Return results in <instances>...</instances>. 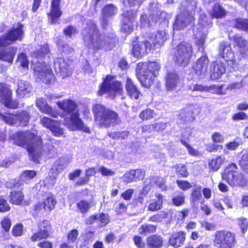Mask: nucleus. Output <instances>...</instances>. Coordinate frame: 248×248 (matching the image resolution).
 <instances>
[{
  "mask_svg": "<svg viewBox=\"0 0 248 248\" xmlns=\"http://www.w3.org/2000/svg\"><path fill=\"white\" fill-rule=\"evenodd\" d=\"M9 198L12 203L19 205L24 199V195L20 190L12 191L10 192Z\"/></svg>",
  "mask_w": 248,
  "mask_h": 248,
  "instance_id": "a19ab883",
  "label": "nucleus"
},
{
  "mask_svg": "<svg viewBox=\"0 0 248 248\" xmlns=\"http://www.w3.org/2000/svg\"><path fill=\"white\" fill-rule=\"evenodd\" d=\"M168 38V34L165 31H157L154 36L153 42L155 46L157 47L162 46Z\"/></svg>",
  "mask_w": 248,
  "mask_h": 248,
  "instance_id": "4c0bfd02",
  "label": "nucleus"
},
{
  "mask_svg": "<svg viewBox=\"0 0 248 248\" xmlns=\"http://www.w3.org/2000/svg\"><path fill=\"white\" fill-rule=\"evenodd\" d=\"M166 127V123H158L152 125H145L142 127V131H146L148 129H154L155 131H160L165 129Z\"/></svg>",
  "mask_w": 248,
  "mask_h": 248,
  "instance_id": "a18cd8bd",
  "label": "nucleus"
},
{
  "mask_svg": "<svg viewBox=\"0 0 248 248\" xmlns=\"http://www.w3.org/2000/svg\"><path fill=\"white\" fill-rule=\"evenodd\" d=\"M94 121L101 127H108L118 124L119 120L115 112L107 109L104 106L97 104L93 107Z\"/></svg>",
  "mask_w": 248,
  "mask_h": 248,
  "instance_id": "423d86ee",
  "label": "nucleus"
},
{
  "mask_svg": "<svg viewBox=\"0 0 248 248\" xmlns=\"http://www.w3.org/2000/svg\"><path fill=\"white\" fill-rule=\"evenodd\" d=\"M61 165V164L56 165V162L54 163L48 173L49 178H46L45 180L46 183L45 184L48 183L51 186L55 184L56 177L64 169V167Z\"/></svg>",
  "mask_w": 248,
  "mask_h": 248,
  "instance_id": "c756f323",
  "label": "nucleus"
},
{
  "mask_svg": "<svg viewBox=\"0 0 248 248\" xmlns=\"http://www.w3.org/2000/svg\"><path fill=\"white\" fill-rule=\"evenodd\" d=\"M207 16L204 14L200 15L196 29L198 32L195 34L197 40L196 42L199 46V50L202 51L204 50L203 46L205 39L207 36L209 29L212 27V22L208 21Z\"/></svg>",
  "mask_w": 248,
  "mask_h": 248,
  "instance_id": "9d476101",
  "label": "nucleus"
},
{
  "mask_svg": "<svg viewBox=\"0 0 248 248\" xmlns=\"http://www.w3.org/2000/svg\"><path fill=\"white\" fill-rule=\"evenodd\" d=\"M186 233L184 232H174L170 237V244L175 248H178L183 245L186 240Z\"/></svg>",
  "mask_w": 248,
  "mask_h": 248,
  "instance_id": "c85d7f7f",
  "label": "nucleus"
},
{
  "mask_svg": "<svg viewBox=\"0 0 248 248\" xmlns=\"http://www.w3.org/2000/svg\"><path fill=\"white\" fill-rule=\"evenodd\" d=\"M177 173L178 175L182 177H187L188 175V172L187 171L185 165L182 164L177 165L176 166Z\"/></svg>",
  "mask_w": 248,
  "mask_h": 248,
  "instance_id": "6e6d98bb",
  "label": "nucleus"
},
{
  "mask_svg": "<svg viewBox=\"0 0 248 248\" xmlns=\"http://www.w3.org/2000/svg\"><path fill=\"white\" fill-rule=\"evenodd\" d=\"M233 173L232 179H234L236 183H234V184H229V185L232 186H245L247 183L246 178L242 173L238 171V168L236 166V170Z\"/></svg>",
  "mask_w": 248,
  "mask_h": 248,
  "instance_id": "c9c22d12",
  "label": "nucleus"
},
{
  "mask_svg": "<svg viewBox=\"0 0 248 248\" xmlns=\"http://www.w3.org/2000/svg\"><path fill=\"white\" fill-rule=\"evenodd\" d=\"M235 26L238 29L248 31V20L243 18H238L235 20Z\"/></svg>",
  "mask_w": 248,
  "mask_h": 248,
  "instance_id": "49530a36",
  "label": "nucleus"
},
{
  "mask_svg": "<svg viewBox=\"0 0 248 248\" xmlns=\"http://www.w3.org/2000/svg\"><path fill=\"white\" fill-rule=\"evenodd\" d=\"M183 6L186 8V10L176 16L173 25L174 30L183 29L194 20L193 14L197 6L196 1L195 0H186L183 2Z\"/></svg>",
  "mask_w": 248,
  "mask_h": 248,
  "instance_id": "0eeeda50",
  "label": "nucleus"
},
{
  "mask_svg": "<svg viewBox=\"0 0 248 248\" xmlns=\"http://www.w3.org/2000/svg\"><path fill=\"white\" fill-rule=\"evenodd\" d=\"M36 105L40 111L44 113L48 114L53 117H57L58 113L47 104L46 100L43 98H38Z\"/></svg>",
  "mask_w": 248,
  "mask_h": 248,
  "instance_id": "b1692460",
  "label": "nucleus"
},
{
  "mask_svg": "<svg viewBox=\"0 0 248 248\" xmlns=\"http://www.w3.org/2000/svg\"><path fill=\"white\" fill-rule=\"evenodd\" d=\"M118 9L113 4H108L102 11V25L104 28L107 25L108 18L113 16L117 13Z\"/></svg>",
  "mask_w": 248,
  "mask_h": 248,
  "instance_id": "5701e85b",
  "label": "nucleus"
},
{
  "mask_svg": "<svg viewBox=\"0 0 248 248\" xmlns=\"http://www.w3.org/2000/svg\"><path fill=\"white\" fill-rule=\"evenodd\" d=\"M156 200L153 201L148 206V210L151 211L159 210L162 208L163 197L160 194H156L155 195Z\"/></svg>",
  "mask_w": 248,
  "mask_h": 248,
  "instance_id": "ea45409f",
  "label": "nucleus"
},
{
  "mask_svg": "<svg viewBox=\"0 0 248 248\" xmlns=\"http://www.w3.org/2000/svg\"><path fill=\"white\" fill-rule=\"evenodd\" d=\"M60 0H52L51 3V11L49 14H48L49 19L53 24L57 23L62 13L59 7Z\"/></svg>",
  "mask_w": 248,
  "mask_h": 248,
  "instance_id": "bb28decb",
  "label": "nucleus"
},
{
  "mask_svg": "<svg viewBox=\"0 0 248 248\" xmlns=\"http://www.w3.org/2000/svg\"><path fill=\"white\" fill-rule=\"evenodd\" d=\"M59 107L67 113L64 119V124L72 131L82 130L86 133L90 132L88 127L85 126L81 119L76 102L71 99H65L62 102H57Z\"/></svg>",
  "mask_w": 248,
  "mask_h": 248,
  "instance_id": "f03ea898",
  "label": "nucleus"
},
{
  "mask_svg": "<svg viewBox=\"0 0 248 248\" xmlns=\"http://www.w3.org/2000/svg\"><path fill=\"white\" fill-rule=\"evenodd\" d=\"M196 109L195 106L189 105L180 110L179 116L185 122L193 121L195 119L194 114Z\"/></svg>",
  "mask_w": 248,
  "mask_h": 248,
  "instance_id": "4be33fe9",
  "label": "nucleus"
},
{
  "mask_svg": "<svg viewBox=\"0 0 248 248\" xmlns=\"http://www.w3.org/2000/svg\"><path fill=\"white\" fill-rule=\"evenodd\" d=\"M126 88L127 94L131 98L136 99H138L140 92L129 78H127L126 80Z\"/></svg>",
  "mask_w": 248,
  "mask_h": 248,
  "instance_id": "58836bf2",
  "label": "nucleus"
},
{
  "mask_svg": "<svg viewBox=\"0 0 248 248\" xmlns=\"http://www.w3.org/2000/svg\"><path fill=\"white\" fill-rule=\"evenodd\" d=\"M99 171L104 176H110L115 174L114 171L103 166L99 168Z\"/></svg>",
  "mask_w": 248,
  "mask_h": 248,
  "instance_id": "052dcab7",
  "label": "nucleus"
},
{
  "mask_svg": "<svg viewBox=\"0 0 248 248\" xmlns=\"http://www.w3.org/2000/svg\"><path fill=\"white\" fill-rule=\"evenodd\" d=\"M212 138L214 142H222L224 140V137L220 133L218 132L214 133L212 136Z\"/></svg>",
  "mask_w": 248,
  "mask_h": 248,
  "instance_id": "338daca9",
  "label": "nucleus"
},
{
  "mask_svg": "<svg viewBox=\"0 0 248 248\" xmlns=\"http://www.w3.org/2000/svg\"><path fill=\"white\" fill-rule=\"evenodd\" d=\"M0 102L7 108H16L18 107V103L12 100L9 86L3 83H0Z\"/></svg>",
  "mask_w": 248,
  "mask_h": 248,
  "instance_id": "4468645a",
  "label": "nucleus"
},
{
  "mask_svg": "<svg viewBox=\"0 0 248 248\" xmlns=\"http://www.w3.org/2000/svg\"><path fill=\"white\" fill-rule=\"evenodd\" d=\"M233 40L235 44L239 47L240 53L244 55L248 54V44L246 39L238 34L235 35Z\"/></svg>",
  "mask_w": 248,
  "mask_h": 248,
  "instance_id": "72a5a7b5",
  "label": "nucleus"
},
{
  "mask_svg": "<svg viewBox=\"0 0 248 248\" xmlns=\"http://www.w3.org/2000/svg\"><path fill=\"white\" fill-rule=\"evenodd\" d=\"M78 235V232L76 229L71 231L67 235V241L69 243L74 244L77 239Z\"/></svg>",
  "mask_w": 248,
  "mask_h": 248,
  "instance_id": "5fc2aeb1",
  "label": "nucleus"
},
{
  "mask_svg": "<svg viewBox=\"0 0 248 248\" xmlns=\"http://www.w3.org/2000/svg\"><path fill=\"white\" fill-rule=\"evenodd\" d=\"M31 91V87L29 82L21 80L18 81L16 94L19 98L29 97Z\"/></svg>",
  "mask_w": 248,
  "mask_h": 248,
  "instance_id": "393cba45",
  "label": "nucleus"
},
{
  "mask_svg": "<svg viewBox=\"0 0 248 248\" xmlns=\"http://www.w3.org/2000/svg\"><path fill=\"white\" fill-rule=\"evenodd\" d=\"M222 85H212L207 87V92L218 94H224L225 93L222 91Z\"/></svg>",
  "mask_w": 248,
  "mask_h": 248,
  "instance_id": "09e8293b",
  "label": "nucleus"
},
{
  "mask_svg": "<svg viewBox=\"0 0 248 248\" xmlns=\"http://www.w3.org/2000/svg\"><path fill=\"white\" fill-rule=\"evenodd\" d=\"M240 165L245 170L248 171V154H243L239 160Z\"/></svg>",
  "mask_w": 248,
  "mask_h": 248,
  "instance_id": "4d7b16f0",
  "label": "nucleus"
},
{
  "mask_svg": "<svg viewBox=\"0 0 248 248\" xmlns=\"http://www.w3.org/2000/svg\"><path fill=\"white\" fill-rule=\"evenodd\" d=\"M225 160V157L222 155L213 158L208 162V167L211 170L217 171Z\"/></svg>",
  "mask_w": 248,
  "mask_h": 248,
  "instance_id": "f704fd0d",
  "label": "nucleus"
},
{
  "mask_svg": "<svg viewBox=\"0 0 248 248\" xmlns=\"http://www.w3.org/2000/svg\"><path fill=\"white\" fill-rule=\"evenodd\" d=\"M97 221L100 222V226H104L109 222V219L107 215L104 213H100L97 214Z\"/></svg>",
  "mask_w": 248,
  "mask_h": 248,
  "instance_id": "864d4df0",
  "label": "nucleus"
},
{
  "mask_svg": "<svg viewBox=\"0 0 248 248\" xmlns=\"http://www.w3.org/2000/svg\"><path fill=\"white\" fill-rule=\"evenodd\" d=\"M208 64L209 60L208 58L205 56H203L199 59L193 64V69L199 78H202L206 75Z\"/></svg>",
  "mask_w": 248,
  "mask_h": 248,
  "instance_id": "a211bd4d",
  "label": "nucleus"
},
{
  "mask_svg": "<svg viewBox=\"0 0 248 248\" xmlns=\"http://www.w3.org/2000/svg\"><path fill=\"white\" fill-rule=\"evenodd\" d=\"M160 68L159 64L155 62H139L136 68L137 77L143 86L148 88L158 75Z\"/></svg>",
  "mask_w": 248,
  "mask_h": 248,
  "instance_id": "39448f33",
  "label": "nucleus"
},
{
  "mask_svg": "<svg viewBox=\"0 0 248 248\" xmlns=\"http://www.w3.org/2000/svg\"><path fill=\"white\" fill-rule=\"evenodd\" d=\"M151 47V45L147 41L139 42L134 46L132 52L135 57H141L150 51Z\"/></svg>",
  "mask_w": 248,
  "mask_h": 248,
  "instance_id": "aec40b11",
  "label": "nucleus"
},
{
  "mask_svg": "<svg viewBox=\"0 0 248 248\" xmlns=\"http://www.w3.org/2000/svg\"><path fill=\"white\" fill-rule=\"evenodd\" d=\"M1 225L3 229L6 232H9L11 226V220L7 217H4L1 221Z\"/></svg>",
  "mask_w": 248,
  "mask_h": 248,
  "instance_id": "13d9d810",
  "label": "nucleus"
},
{
  "mask_svg": "<svg viewBox=\"0 0 248 248\" xmlns=\"http://www.w3.org/2000/svg\"><path fill=\"white\" fill-rule=\"evenodd\" d=\"M219 53L222 57L227 62H233L235 59L233 52L232 51L231 46L224 42L220 45Z\"/></svg>",
  "mask_w": 248,
  "mask_h": 248,
  "instance_id": "a878e982",
  "label": "nucleus"
},
{
  "mask_svg": "<svg viewBox=\"0 0 248 248\" xmlns=\"http://www.w3.org/2000/svg\"><path fill=\"white\" fill-rule=\"evenodd\" d=\"M122 83L116 80L114 76L108 75L100 87L98 94H107L110 98H114L122 93Z\"/></svg>",
  "mask_w": 248,
  "mask_h": 248,
  "instance_id": "6e6552de",
  "label": "nucleus"
},
{
  "mask_svg": "<svg viewBox=\"0 0 248 248\" xmlns=\"http://www.w3.org/2000/svg\"><path fill=\"white\" fill-rule=\"evenodd\" d=\"M225 15V11L219 4L214 5L211 15L213 17L219 18L224 16Z\"/></svg>",
  "mask_w": 248,
  "mask_h": 248,
  "instance_id": "37998d69",
  "label": "nucleus"
},
{
  "mask_svg": "<svg viewBox=\"0 0 248 248\" xmlns=\"http://www.w3.org/2000/svg\"><path fill=\"white\" fill-rule=\"evenodd\" d=\"M192 200L193 202H202L203 199L201 191V189H196L193 191L191 194Z\"/></svg>",
  "mask_w": 248,
  "mask_h": 248,
  "instance_id": "603ef678",
  "label": "nucleus"
},
{
  "mask_svg": "<svg viewBox=\"0 0 248 248\" xmlns=\"http://www.w3.org/2000/svg\"><path fill=\"white\" fill-rule=\"evenodd\" d=\"M173 203L176 206H180L184 204L185 202V197L182 195L174 196L172 199Z\"/></svg>",
  "mask_w": 248,
  "mask_h": 248,
  "instance_id": "680f3d73",
  "label": "nucleus"
},
{
  "mask_svg": "<svg viewBox=\"0 0 248 248\" xmlns=\"http://www.w3.org/2000/svg\"><path fill=\"white\" fill-rule=\"evenodd\" d=\"M48 52V46L46 44L40 46L39 49H37L32 55L34 59L32 61V67L36 79L37 81H42L46 84L50 83L54 78V75L49 65L38 61V59L43 58Z\"/></svg>",
  "mask_w": 248,
  "mask_h": 248,
  "instance_id": "7ed1b4c3",
  "label": "nucleus"
},
{
  "mask_svg": "<svg viewBox=\"0 0 248 248\" xmlns=\"http://www.w3.org/2000/svg\"><path fill=\"white\" fill-rule=\"evenodd\" d=\"M163 243V238L159 235H152L147 239V244L150 248H159Z\"/></svg>",
  "mask_w": 248,
  "mask_h": 248,
  "instance_id": "e433bc0d",
  "label": "nucleus"
},
{
  "mask_svg": "<svg viewBox=\"0 0 248 248\" xmlns=\"http://www.w3.org/2000/svg\"><path fill=\"white\" fill-rule=\"evenodd\" d=\"M10 207L6 200L0 198V212H5L9 211Z\"/></svg>",
  "mask_w": 248,
  "mask_h": 248,
  "instance_id": "bf43d9fd",
  "label": "nucleus"
},
{
  "mask_svg": "<svg viewBox=\"0 0 248 248\" xmlns=\"http://www.w3.org/2000/svg\"><path fill=\"white\" fill-rule=\"evenodd\" d=\"M57 202L53 196H49L43 200V202H38L34 206V211L37 213H49L55 208Z\"/></svg>",
  "mask_w": 248,
  "mask_h": 248,
  "instance_id": "2eb2a0df",
  "label": "nucleus"
},
{
  "mask_svg": "<svg viewBox=\"0 0 248 248\" xmlns=\"http://www.w3.org/2000/svg\"><path fill=\"white\" fill-rule=\"evenodd\" d=\"M36 175V171L31 170L24 171L20 176V181L25 183H28L31 179Z\"/></svg>",
  "mask_w": 248,
  "mask_h": 248,
  "instance_id": "c03bdc74",
  "label": "nucleus"
},
{
  "mask_svg": "<svg viewBox=\"0 0 248 248\" xmlns=\"http://www.w3.org/2000/svg\"><path fill=\"white\" fill-rule=\"evenodd\" d=\"M155 115L153 110L151 109H146L143 110L140 114L139 117L142 120H147L152 118Z\"/></svg>",
  "mask_w": 248,
  "mask_h": 248,
  "instance_id": "8fccbe9b",
  "label": "nucleus"
},
{
  "mask_svg": "<svg viewBox=\"0 0 248 248\" xmlns=\"http://www.w3.org/2000/svg\"><path fill=\"white\" fill-rule=\"evenodd\" d=\"M180 83L178 74L174 71L168 72L166 77V86L167 91H173L176 89Z\"/></svg>",
  "mask_w": 248,
  "mask_h": 248,
  "instance_id": "412c9836",
  "label": "nucleus"
},
{
  "mask_svg": "<svg viewBox=\"0 0 248 248\" xmlns=\"http://www.w3.org/2000/svg\"><path fill=\"white\" fill-rule=\"evenodd\" d=\"M77 207L81 213H86L92 207V202L84 200H80L77 203Z\"/></svg>",
  "mask_w": 248,
  "mask_h": 248,
  "instance_id": "79ce46f5",
  "label": "nucleus"
},
{
  "mask_svg": "<svg viewBox=\"0 0 248 248\" xmlns=\"http://www.w3.org/2000/svg\"><path fill=\"white\" fill-rule=\"evenodd\" d=\"M10 138L15 144L26 148L30 157L35 163H39V159L44 155H47L50 158L56 153V149L52 144L43 147L40 137L35 132H17L11 135Z\"/></svg>",
  "mask_w": 248,
  "mask_h": 248,
  "instance_id": "f257e3e1",
  "label": "nucleus"
},
{
  "mask_svg": "<svg viewBox=\"0 0 248 248\" xmlns=\"http://www.w3.org/2000/svg\"><path fill=\"white\" fill-rule=\"evenodd\" d=\"M238 224L240 226L242 232L244 233L247 230L248 221L246 218H240L239 219Z\"/></svg>",
  "mask_w": 248,
  "mask_h": 248,
  "instance_id": "0e129e2a",
  "label": "nucleus"
},
{
  "mask_svg": "<svg viewBox=\"0 0 248 248\" xmlns=\"http://www.w3.org/2000/svg\"><path fill=\"white\" fill-rule=\"evenodd\" d=\"M157 186L162 190H164L166 189L165 182L163 178L160 177H155L154 180Z\"/></svg>",
  "mask_w": 248,
  "mask_h": 248,
  "instance_id": "e2e57ef3",
  "label": "nucleus"
},
{
  "mask_svg": "<svg viewBox=\"0 0 248 248\" xmlns=\"http://www.w3.org/2000/svg\"><path fill=\"white\" fill-rule=\"evenodd\" d=\"M214 236V244L217 248H232L236 242L235 234L230 231H218Z\"/></svg>",
  "mask_w": 248,
  "mask_h": 248,
  "instance_id": "9b49d317",
  "label": "nucleus"
},
{
  "mask_svg": "<svg viewBox=\"0 0 248 248\" xmlns=\"http://www.w3.org/2000/svg\"><path fill=\"white\" fill-rule=\"evenodd\" d=\"M226 68L222 62H216L213 63L211 68V78L212 79H217L225 73Z\"/></svg>",
  "mask_w": 248,
  "mask_h": 248,
  "instance_id": "cd10ccee",
  "label": "nucleus"
},
{
  "mask_svg": "<svg viewBox=\"0 0 248 248\" xmlns=\"http://www.w3.org/2000/svg\"><path fill=\"white\" fill-rule=\"evenodd\" d=\"M16 63L24 68H28L29 64V62L27 59V56L23 53L20 54L18 56Z\"/></svg>",
  "mask_w": 248,
  "mask_h": 248,
  "instance_id": "de8ad7c7",
  "label": "nucleus"
},
{
  "mask_svg": "<svg viewBox=\"0 0 248 248\" xmlns=\"http://www.w3.org/2000/svg\"><path fill=\"white\" fill-rule=\"evenodd\" d=\"M177 184L178 186H179V187L181 189H182L184 190H187V189L191 188V187L190 184L186 181L177 180Z\"/></svg>",
  "mask_w": 248,
  "mask_h": 248,
  "instance_id": "69168bd1",
  "label": "nucleus"
},
{
  "mask_svg": "<svg viewBox=\"0 0 248 248\" xmlns=\"http://www.w3.org/2000/svg\"><path fill=\"white\" fill-rule=\"evenodd\" d=\"M16 50V48L10 47L0 51V60L12 64Z\"/></svg>",
  "mask_w": 248,
  "mask_h": 248,
  "instance_id": "473e14b6",
  "label": "nucleus"
},
{
  "mask_svg": "<svg viewBox=\"0 0 248 248\" xmlns=\"http://www.w3.org/2000/svg\"><path fill=\"white\" fill-rule=\"evenodd\" d=\"M54 68L55 72L60 73L63 78L71 74L69 65L62 58H58L54 61Z\"/></svg>",
  "mask_w": 248,
  "mask_h": 248,
  "instance_id": "6ab92c4d",
  "label": "nucleus"
},
{
  "mask_svg": "<svg viewBox=\"0 0 248 248\" xmlns=\"http://www.w3.org/2000/svg\"><path fill=\"white\" fill-rule=\"evenodd\" d=\"M0 119L10 125L25 126L29 123L30 115L29 113L25 111L15 115L10 113L4 114L0 112Z\"/></svg>",
  "mask_w": 248,
  "mask_h": 248,
  "instance_id": "ddd939ff",
  "label": "nucleus"
},
{
  "mask_svg": "<svg viewBox=\"0 0 248 248\" xmlns=\"http://www.w3.org/2000/svg\"><path fill=\"white\" fill-rule=\"evenodd\" d=\"M83 38L85 44L89 48L94 49H111L113 46L112 39L103 34H99L95 24L92 23L83 31Z\"/></svg>",
  "mask_w": 248,
  "mask_h": 248,
  "instance_id": "20e7f679",
  "label": "nucleus"
},
{
  "mask_svg": "<svg viewBox=\"0 0 248 248\" xmlns=\"http://www.w3.org/2000/svg\"><path fill=\"white\" fill-rule=\"evenodd\" d=\"M12 234L16 237L20 236L23 232V226L21 223H18L14 226L12 229Z\"/></svg>",
  "mask_w": 248,
  "mask_h": 248,
  "instance_id": "3c124183",
  "label": "nucleus"
},
{
  "mask_svg": "<svg viewBox=\"0 0 248 248\" xmlns=\"http://www.w3.org/2000/svg\"><path fill=\"white\" fill-rule=\"evenodd\" d=\"M145 171L141 169L132 170L125 173V182L131 183L142 179Z\"/></svg>",
  "mask_w": 248,
  "mask_h": 248,
  "instance_id": "7c9ffc66",
  "label": "nucleus"
},
{
  "mask_svg": "<svg viewBox=\"0 0 248 248\" xmlns=\"http://www.w3.org/2000/svg\"><path fill=\"white\" fill-rule=\"evenodd\" d=\"M193 49L190 44H180L176 46L174 52V61L179 66H186L190 61Z\"/></svg>",
  "mask_w": 248,
  "mask_h": 248,
  "instance_id": "1a4fd4ad",
  "label": "nucleus"
},
{
  "mask_svg": "<svg viewBox=\"0 0 248 248\" xmlns=\"http://www.w3.org/2000/svg\"><path fill=\"white\" fill-rule=\"evenodd\" d=\"M24 37L23 26L18 23L4 36L0 38V47L6 46L16 41H21Z\"/></svg>",
  "mask_w": 248,
  "mask_h": 248,
  "instance_id": "f8f14e48",
  "label": "nucleus"
},
{
  "mask_svg": "<svg viewBox=\"0 0 248 248\" xmlns=\"http://www.w3.org/2000/svg\"><path fill=\"white\" fill-rule=\"evenodd\" d=\"M236 170V164L232 163L229 164L224 170L222 173V177L224 180H225L229 184H234L236 183L234 179H232L233 172Z\"/></svg>",
  "mask_w": 248,
  "mask_h": 248,
  "instance_id": "2f4dec72",
  "label": "nucleus"
},
{
  "mask_svg": "<svg viewBox=\"0 0 248 248\" xmlns=\"http://www.w3.org/2000/svg\"><path fill=\"white\" fill-rule=\"evenodd\" d=\"M200 224L202 228H204L206 230L208 231H211L215 228V226L213 224L206 221H201Z\"/></svg>",
  "mask_w": 248,
  "mask_h": 248,
  "instance_id": "774afa93",
  "label": "nucleus"
},
{
  "mask_svg": "<svg viewBox=\"0 0 248 248\" xmlns=\"http://www.w3.org/2000/svg\"><path fill=\"white\" fill-rule=\"evenodd\" d=\"M38 232L34 233L31 237L32 241H39L42 239L46 238L51 230V227L49 221L47 220H43L38 224Z\"/></svg>",
  "mask_w": 248,
  "mask_h": 248,
  "instance_id": "f3484780",
  "label": "nucleus"
},
{
  "mask_svg": "<svg viewBox=\"0 0 248 248\" xmlns=\"http://www.w3.org/2000/svg\"><path fill=\"white\" fill-rule=\"evenodd\" d=\"M40 123L44 127L49 129L55 136L60 137L63 134V130L60 127V124L57 121L44 117L40 119Z\"/></svg>",
  "mask_w": 248,
  "mask_h": 248,
  "instance_id": "dca6fc26",
  "label": "nucleus"
}]
</instances>
